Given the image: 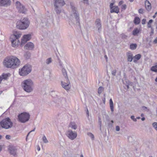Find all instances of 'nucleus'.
<instances>
[{"label":"nucleus","instance_id":"nucleus-61","mask_svg":"<svg viewBox=\"0 0 157 157\" xmlns=\"http://www.w3.org/2000/svg\"><path fill=\"white\" fill-rule=\"evenodd\" d=\"M129 1L131 2H132L134 0H129Z\"/></svg>","mask_w":157,"mask_h":157},{"label":"nucleus","instance_id":"nucleus-49","mask_svg":"<svg viewBox=\"0 0 157 157\" xmlns=\"http://www.w3.org/2000/svg\"><path fill=\"white\" fill-rule=\"evenodd\" d=\"M153 42L155 44L157 43V37L154 40Z\"/></svg>","mask_w":157,"mask_h":157},{"label":"nucleus","instance_id":"nucleus-20","mask_svg":"<svg viewBox=\"0 0 157 157\" xmlns=\"http://www.w3.org/2000/svg\"><path fill=\"white\" fill-rule=\"evenodd\" d=\"M145 6L146 9L149 11L151 10V4L150 3L149 1L148 0H146L145 1Z\"/></svg>","mask_w":157,"mask_h":157},{"label":"nucleus","instance_id":"nucleus-44","mask_svg":"<svg viewBox=\"0 0 157 157\" xmlns=\"http://www.w3.org/2000/svg\"><path fill=\"white\" fill-rule=\"evenodd\" d=\"M120 128L118 126H116V130L117 131H120Z\"/></svg>","mask_w":157,"mask_h":157},{"label":"nucleus","instance_id":"nucleus-45","mask_svg":"<svg viewBox=\"0 0 157 157\" xmlns=\"http://www.w3.org/2000/svg\"><path fill=\"white\" fill-rule=\"evenodd\" d=\"M86 115L87 117H88L89 116L88 110L87 108H86Z\"/></svg>","mask_w":157,"mask_h":157},{"label":"nucleus","instance_id":"nucleus-2","mask_svg":"<svg viewBox=\"0 0 157 157\" xmlns=\"http://www.w3.org/2000/svg\"><path fill=\"white\" fill-rule=\"evenodd\" d=\"M21 86L25 92L29 93H30L33 90V82L31 79L25 80L22 82Z\"/></svg>","mask_w":157,"mask_h":157},{"label":"nucleus","instance_id":"nucleus-9","mask_svg":"<svg viewBox=\"0 0 157 157\" xmlns=\"http://www.w3.org/2000/svg\"><path fill=\"white\" fill-rule=\"evenodd\" d=\"M30 118V115L27 113H23L18 116V118L19 121L24 123L28 121Z\"/></svg>","mask_w":157,"mask_h":157},{"label":"nucleus","instance_id":"nucleus-53","mask_svg":"<svg viewBox=\"0 0 157 157\" xmlns=\"http://www.w3.org/2000/svg\"><path fill=\"white\" fill-rule=\"evenodd\" d=\"M36 148L37 149L38 151H39L40 150V147L39 146H38L36 147Z\"/></svg>","mask_w":157,"mask_h":157},{"label":"nucleus","instance_id":"nucleus-40","mask_svg":"<svg viewBox=\"0 0 157 157\" xmlns=\"http://www.w3.org/2000/svg\"><path fill=\"white\" fill-rule=\"evenodd\" d=\"M131 119L132 120L134 121H137V120L136 118H135V117L134 116H132L131 117Z\"/></svg>","mask_w":157,"mask_h":157},{"label":"nucleus","instance_id":"nucleus-6","mask_svg":"<svg viewBox=\"0 0 157 157\" xmlns=\"http://www.w3.org/2000/svg\"><path fill=\"white\" fill-rule=\"evenodd\" d=\"M62 72L65 77L64 81H61V83L62 86L65 90H69L70 88V83L67 77L66 71L65 69L62 70Z\"/></svg>","mask_w":157,"mask_h":157},{"label":"nucleus","instance_id":"nucleus-31","mask_svg":"<svg viewBox=\"0 0 157 157\" xmlns=\"http://www.w3.org/2000/svg\"><path fill=\"white\" fill-rule=\"evenodd\" d=\"M70 127L74 129H76L77 128V126L76 124H74L73 123L71 124Z\"/></svg>","mask_w":157,"mask_h":157},{"label":"nucleus","instance_id":"nucleus-39","mask_svg":"<svg viewBox=\"0 0 157 157\" xmlns=\"http://www.w3.org/2000/svg\"><path fill=\"white\" fill-rule=\"evenodd\" d=\"M127 6L125 4L123 5L121 7V8L122 10H125Z\"/></svg>","mask_w":157,"mask_h":157},{"label":"nucleus","instance_id":"nucleus-54","mask_svg":"<svg viewBox=\"0 0 157 157\" xmlns=\"http://www.w3.org/2000/svg\"><path fill=\"white\" fill-rule=\"evenodd\" d=\"M151 32L152 33H154V29H153L151 27Z\"/></svg>","mask_w":157,"mask_h":157},{"label":"nucleus","instance_id":"nucleus-1","mask_svg":"<svg viewBox=\"0 0 157 157\" xmlns=\"http://www.w3.org/2000/svg\"><path fill=\"white\" fill-rule=\"evenodd\" d=\"M20 63V60L16 56H11L4 59L3 64L6 67L14 69L18 67Z\"/></svg>","mask_w":157,"mask_h":157},{"label":"nucleus","instance_id":"nucleus-59","mask_svg":"<svg viewBox=\"0 0 157 157\" xmlns=\"http://www.w3.org/2000/svg\"><path fill=\"white\" fill-rule=\"evenodd\" d=\"M145 118L144 117H143L141 118V120L142 121H144L145 120Z\"/></svg>","mask_w":157,"mask_h":157},{"label":"nucleus","instance_id":"nucleus-32","mask_svg":"<svg viewBox=\"0 0 157 157\" xmlns=\"http://www.w3.org/2000/svg\"><path fill=\"white\" fill-rule=\"evenodd\" d=\"M153 21L152 19L150 20L148 22L147 24V26L148 28H151V24L153 22Z\"/></svg>","mask_w":157,"mask_h":157},{"label":"nucleus","instance_id":"nucleus-38","mask_svg":"<svg viewBox=\"0 0 157 157\" xmlns=\"http://www.w3.org/2000/svg\"><path fill=\"white\" fill-rule=\"evenodd\" d=\"M116 74V70H114L112 71V75L113 76H115Z\"/></svg>","mask_w":157,"mask_h":157},{"label":"nucleus","instance_id":"nucleus-24","mask_svg":"<svg viewBox=\"0 0 157 157\" xmlns=\"http://www.w3.org/2000/svg\"><path fill=\"white\" fill-rule=\"evenodd\" d=\"M140 22V19L138 17H135L134 20V22L135 24L138 25L139 24Z\"/></svg>","mask_w":157,"mask_h":157},{"label":"nucleus","instance_id":"nucleus-19","mask_svg":"<svg viewBox=\"0 0 157 157\" xmlns=\"http://www.w3.org/2000/svg\"><path fill=\"white\" fill-rule=\"evenodd\" d=\"M119 10L117 6H114L110 10V13H118L119 12Z\"/></svg>","mask_w":157,"mask_h":157},{"label":"nucleus","instance_id":"nucleus-10","mask_svg":"<svg viewBox=\"0 0 157 157\" xmlns=\"http://www.w3.org/2000/svg\"><path fill=\"white\" fill-rule=\"evenodd\" d=\"M71 15L74 16L76 19L77 22H79V16L77 11L76 8L72 5H71Z\"/></svg>","mask_w":157,"mask_h":157},{"label":"nucleus","instance_id":"nucleus-64","mask_svg":"<svg viewBox=\"0 0 157 157\" xmlns=\"http://www.w3.org/2000/svg\"><path fill=\"white\" fill-rule=\"evenodd\" d=\"M155 81L156 82H157V78H156L155 79Z\"/></svg>","mask_w":157,"mask_h":157},{"label":"nucleus","instance_id":"nucleus-37","mask_svg":"<svg viewBox=\"0 0 157 157\" xmlns=\"http://www.w3.org/2000/svg\"><path fill=\"white\" fill-rule=\"evenodd\" d=\"M121 38L123 39H127V36L124 34H122L121 35Z\"/></svg>","mask_w":157,"mask_h":157},{"label":"nucleus","instance_id":"nucleus-15","mask_svg":"<svg viewBox=\"0 0 157 157\" xmlns=\"http://www.w3.org/2000/svg\"><path fill=\"white\" fill-rule=\"evenodd\" d=\"M95 24L98 32H100L101 29V20L99 19H97L95 21Z\"/></svg>","mask_w":157,"mask_h":157},{"label":"nucleus","instance_id":"nucleus-56","mask_svg":"<svg viewBox=\"0 0 157 157\" xmlns=\"http://www.w3.org/2000/svg\"><path fill=\"white\" fill-rule=\"evenodd\" d=\"M35 128H34L33 130L31 131H30V132H34V131H35Z\"/></svg>","mask_w":157,"mask_h":157},{"label":"nucleus","instance_id":"nucleus-21","mask_svg":"<svg viewBox=\"0 0 157 157\" xmlns=\"http://www.w3.org/2000/svg\"><path fill=\"white\" fill-rule=\"evenodd\" d=\"M48 22V20H47L46 19L44 18L42 20L41 25V26H44L47 25V23Z\"/></svg>","mask_w":157,"mask_h":157},{"label":"nucleus","instance_id":"nucleus-26","mask_svg":"<svg viewBox=\"0 0 157 157\" xmlns=\"http://www.w3.org/2000/svg\"><path fill=\"white\" fill-rule=\"evenodd\" d=\"M139 29L138 28H136L133 31L132 34L133 35L136 36L139 33Z\"/></svg>","mask_w":157,"mask_h":157},{"label":"nucleus","instance_id":"nucleus-14","mask_svg":"<svg viewBox=\"0 0 157 157\" xmlns=\"http://www.w3.org/2000/svg\"><path fill=\"white\" fill-rule=\"evenodd\" d=\"M10 0H0V6H7L10 4Z\"/></svg>","mask_w":157,"mask_h":157},{"label":"nucleus","instance_id":"nucleus-62","mask_svg":"<svg viewBox=\"0 0 157 157\" xmlns=\"http://www.w3.org/2000/svg\"><path fill=\"white\" fill-rule=\"evenodd\" d=\"M2 136L1 135H0V140L2 138Z\"/></svg>","mask_w":157,"mask_h":157},{"label":"nucleus","instance_id":"nucleus-4","mask_svg":"<svg viewBox=\"0 0 157 157\" xmlns=\"http://www.w3.org/2000/svg\"><path fill=\"white\" fill-rule=\"evenodd\" d=\"M13 126V123L9 117L2 120L0 122V129L1 128L8 129L11 128Z\"/></svg>","mask_w":157,"mask_h":157},{"label":"nucleus","instance_id":"nucleus-7","mask_svg":"<svg viewBox=\"0 0 157 157\" xmlns=\"http://www.w3.org/2000/svg\"><path fill=\"white\" fill-rule=\"evenodd\" d=\"M55 10L57 14H60L62 12L61 6H64L65 3L63 0H53Z\"/></svg>","mask_w":157,"mask_h":157},{"label":"nucleus","instance_id":"nucleus-25","mask_svg":"<svg viewBox=\"0 0 157 157\" xmlns=\"http://www.w3.org/2000/svg\"><path fill=\"white\" fill-rule=\"evenodd\" d=\"M31 56V54L29 52H26L24 55V57L26 59H28L30 58Z\"/></svg>","mask_w":157,"mask_h":157},{"label":"nucleus","instance_id":"nucleus-27","mask_svg":"<svg viewBox=\"0 0 157 157\" xmlns=\"http://www.w3.org/2000/svg\"><path fill=\"white\" fill-rule=\"evenodd\" d=\"M137 46V45L136 44H130V47L131 49L134 50L136 48Z\"/></svg>","mask_w":157,"mask_h":157},{"label":"nucleus","instance_id":"nucleus-30","mask_svg":"<svg viewBox=\"0 0 157 157\" xmlns=\"http://www.w3.org/2000/svg\"><path fill=\"white\" fill-rule=\"evenodd\" d=\"M151 70L152 71L157 72V65L152 66L151 67Z\"/></svg>","mask_w":157,"mask_h":157},{"label":"nucleus","instance_id":"nucleus-28","mask_svg":"<svg viewBox=\"0 0 157 157\" xmlns=\"http://www.w3.org/2000/svg\"><path fill=\"white\" fill-rule=\"evenodd\" d=\"M52 61V58H49L46 59L45 63L47 64L48 65L51 63Z\"/></svg>","mask_w":157,"mask_h":157},{"label":"nucleus","instance_id":"nucleus-48","mask_svg":"<svg viewBox=\"0 0 157 157\" xmlns=\"http://www.w3.org/2000/svg\"><path fill=\"white\" fill-rule=\"evenodd\" d=\"M113 3H111L110 5V9H111L113 7Z\"/></svg>","mask_w":157,"mask_h":157},{"label":"nucleus","instance_id":"nucleus-42","mask_svg":"<svg viewBox=\"0 0 157 157\" xmlns=\"http://www.w3.org/2000/svg\"><path fill=\"white\" fill-rule=\"evenodd\" d=\"M146 22V19H143L142 21V23L143 25L145 24Z\"/></svg>","mask_w":157,"mask_h":157},{"label":"nucleus","instance_id":"nucleus-55","mask_svg":"<svg viewBox=\"0 0 157 157\" xmlns=\"http://www.w3.org/2000/svg\"><path fill=\"white\" fill-rule=\"evenodd\" d=\"M126 86L127 87V89H128V88H129L128 84H127V85H126Z\"/></svg>","mask_w":157,"mask_h":157},{"label":"nucleus","instance_id":"nucleus-52","mask_svg":"<svg viewBox=\"0 0 157 157\" xmlns=\"http://www.w3.org/2000/svg\"><path fill=\"white\" fill-rule=\"evenodd\" d=\"M99 124L100 125V126H101V119L99 118Z\"/></svg>","mask_w":157,"mask_h":157},{"label":"nucleus","instance_id":"nucleus-18","mask_svg":"<svg viewBox=\"0 0 157 157\" xmlns=\"http://www.w3.org/2000/svg\"><path fill=\"white\" fill-rule=\"evenodd\" d=\"M126 55L127 57V60L128 62H131L134 58L133 55L131 52H128L127 53Z\"/></svg>","mask_w":157,"mask_h":157},{"label":"nucleus","instance_id":"nucleus-50","mask_svg":"<svg viewBox=\"0 0 157 157\" xmlns=\"http://www.w3.org/2000/svg\"><path fill=\"white\" fill-rule=\"evenodd\" d=\"M142 108H143V110H146V109H147V111H148V109H147V107H145V106H143V107H142Z\"/></svg>","mask_w":157,"mask_h":157},{"label":"nucleus","instance_id":"nucleus-17","mask_svg":"<svg viewBox=\"0 0 157 157\" xmlns=\"http://www.w3.org/2000/svg\"><path fill=\"white\" fill-rule=\"evenodd\" d=\"M34 47L33 44L32 42H29L24 46V48L27 50H32Z\"/></svg>","mask_w":157,"mask_h":157},{"label":"nucleus","instance_id":"nucleus-58","mask_svg":"<svg viewBox=\"0 0 157 157\" xmlns=\"http://www.w3.org/2000/svg\"><path fill=\"white\" fill-rule=\"evenodd\" d=\"M2 78L1 77H0V83L2 81Z\"/></svg>","mask_w":157,"mask_h":157},{"label":"nucleus","instance_id":"nucleus-29","mask_svg":"<svg viewBox=\"0 0 157 157\" xmlns=\"http://www.w3.org/2000/svg\"><path fill=\"white\" fill-rule=\"evenodd\" d=\"M104 90V88L102 86H100L98 89V93L100 94Z\"/></svg>","mask_w":157,"mask_h":157},{"label":"nucleus","instance_id":"nucleus-63","mask_svg":"<svg viewBox=\"0 0 157 157\" xmlns=\"http://www.w3.org/2000/svg\"><path fill=\"white\" fill-rule=\"evenodd\" d=\"M80 157H83V156L82 155H80Z\"/></svg>","mask_w":157,"mask_h":157},{"label":"nucleus","instance_id":"nucleus-41","mask_svg":"<svg viewBox=\"0 0 157 157\" xmlns=\"http://www.w3.org/2000/svg\"><path fill=\"white\" fill-rule=\"evenodd\" d=\"M139 13L143 14V9H140L138 10Z\"/></svg>","mask_w":157,"mask_h":157},{"label":"nucleus","instance_id":"nucleus-60","mask_svg":"<svg viewBox=\"0 0 157 157\" xmlns=\"http://www.w3.org/2000/svg\"><path fill=\"white\" fill-rule=\"evenodd\" d=\"M104 57H105V58L106 59V60H107V59H108V58H107V56L106 55H105V56Z\"/></svg>","mask_w":157,"mask_h":157},{"label":"nucleus","instance_id":"nucleus-33","mask_svg":"<svg viewBox=\"0 0 157 157\" xmlns=\"http://www.w3.org/2000/svg\"><path fill=\"white\" fill-rule=\"evenodd\" d=\"M87 135L90 136L92 140H93L94 138V135L93 134L90 132H88L87 134Z\"/></svg>","mask_w":157,"mask_h":157},{"label":"nucleus","instance_id":"nucleus-8","mask_svg":"<svg viewBox=\"0 0 157 157\" xmlns=\"http://www.w3.org/2000/svg\"><path fill=\"white\" fill-rule=\"evenodd\" d=\"M31 71V66L29 64H26L21 69H19V73L21 76H25L30 73Z\"/></svg>","mask_w":157,"mask_h":157},{"label":"nucleus","instance_id":"nucleus-22","mask_svg":"<svg viewBox=\"0 0 157 157\" xmlns=\"http://www.w3.org/2000/svg\"><path fill=\"white\" fill-rule=\"evenodd\" d=\"M141 57V55L140 54H138L136 55L134 57V59L133 62L135 63H136L137 60L139 59Z\"/></svg>","mask_w":157,"mask_h":157},{"label":"nucleus","instance_id":"nucleus-5","mask_svg":"<svg viewBox=\"0 0 157 157\" xmlns=\"http://www.w3.org/2000/svg\"><path fill=\"white\" fill-rule=\"evenodd\" d=\"M21 34L19 32H15L13 35H11L10 40L12 45L13 47H15L20 43L18 39L21 36Z\"/></svg>","mask_w":157,"mask_h":157},{"label":"nucleus","instance_id":"nucleus-3","mask_svg":"<svg viewBox=\"0 0 157 157\" xmlns=\"http://www.w3.org/2000/svg\"><path fill=\"white\" fill-rule=\"evenodd\" d=\"M30 21L27 18H24L17 21L16 27L20 29H25L29 26Z\"/></svg>","mask_w":157,"mask_h":157},{"label":"nucleus","instance_id":"nucleus-34","mask_svg":"<svg viewBox=\"0 0 157 157\" xmlns=\"http://www.w3.org/2000/svg\"><path fill=\"white\" fill-rule=\"evenodd\" d=\"M10 75L9 73H7L6 74H3L2 75V76L3 78L4 79H6L8 76V75Z\"/></svg>","mask_w":157,"mask_h":157},{"label":"nucleus","instance_id":"nucleus-12","mask_svg":"<svg viewBox=\"0 0 157 157\" xmlns=\"http://www.w3.org/2000/svg\"><path fill=\"white\" fill-rule=\"evenodd\" d=\"M66 135L69 139L73 140L76 138L77 134L75 132H73L71 130H69L67 132Z\"/></svg>","mask_w":157,"mask_h":157},{"label":"nucleus","instance_id":"nucleus-57","mask_svg":"<svg viewBox=\"0 0 157 157\" xmlns=\"http://www.w3.org/2000/svg\"><path fill=\"white\" fill-rule=\"evenodd\" d=\"M30 133H31L30 132L28 134L27 136H26V139L27 140V137H28V136H29V134Z\"/></svg>","mask_w":157,"mask_h":157},{"label":"nucleus","instance_id":"nucleus-36","mask_svg":"<svg viewBox=\"0 0 157 157\" xmlns=\"http://www.w3.org/2000/svg\"><path fill=\"white\" fill-rule=\"evenodd\" d=\"M153 127L157 131V123L156 122H154L152 124Z\"/></svg>","mask_w":157,"mask_h":157},{"label":"nucleus","instance_id":"nucleus-23","mask_svg":"<svg viewBox=\"0 0 157 157\" xmlns=\"http://www.w3.org/2000/svg\"><path fill=\"white\" fill-rule=\"evenodd\" d=\"M109 105L111 110V111L113 112V104L112 99L109 100Z\"/></svg>","mask_w":157,"mask_h":157},{"label":"nucleus","instance_id":"nucleus-13","mask_svg":"<svg viewBox=\"0 0 157 157\" xmlns=\"http://www.w3.org/2000/svg\"><path fill=\"white\" fill-rule=\"evenodd\" d=\"M31 35L29 34L24 35L22 39L21 45H23L27 41L31 39Z\"/></svg>","mask_w":157,"mask_h":157},{"label":"nucleus","instance_id":"nucleus-47","mask_svg":"<svg viewBox=\"0 0 157 157\" xmlns=\"http://www.w3.org/2000/svg\"><path fill=\"white\" fill-rule=\"evenodd\" d=\"M124 3L123 1L121 0V1L119 3V5L120 6L122 5Z\"/></svg>","mask_w":157,"mask_h":157},{"label":"nucleus","instance_id":"nucleus-51","mask_svg":"<svg viewBox=\"0 0 157 157\" xmlns=\"http://www.w3.org/2000/svg\"><path fill=\"white\" fill-rule=\"evenodd\" d=\"M157 12H156L155 13V14L153 16V18H155L156 17V16H157Z\"/></svg>","mask_w":157,"mask_h":157},{"label":"nucleus","instance_id":"nucleus-46","mask_svg":"<svg viewBox=\"0 0 157 157\" xmlns=\"http://www.w3.org/2000/svg\"><path fill=\"white\" fill-rule=\"evenodd\" d=\"M88 0H83V2L84 4H87L88 3Z\"/></svg>","mask_w":157,"mask_h":157},{"label":"nucleus","instance_id":"nucleus-43","mask_svg":"<svg viewBox=\"0 0 157 157\" xmlns=\"http://www.w3.org/2000/svg\"><path fill=\"white\" fill-rule=\"evenodd\" d=\"M6 138L7 140L10 139L11 138V136L9 135H7L6 136Z\"/></svg>","mask_w":157,"mask_h":157},{"label":"nucleus","instance_id":"nucleus-16","mask_svg":"<svg viewBox=\"0 0 157 157\" xmlns=\"http://www.w3.org/2000/svg\"><path fill=\"white\" fill-rule=\"evenodd\" d=\"M10 153L11 154L15 156L16 155L17 149L15 147L11 146L9 148Z\"/></svg>","mask_w":157,"mask_h":157},{"label":"nucleus","instance_id":"nucleus-35","mask_svg":"<svg viewBox=\"0 0 157 157\" xmlns=\"http://www.w3.org/2000/svg\"><path fill=\"white\" fill-rule=\"evenodd\" d=\"M42 140L45 143H48V141L45 136H44L42 138Z\"/></svg>","mask_w":157,"mask_h":157},{"label":"nucleus","instance_id":"nucleus-11","mask_svg":"<svg viewBox=\"0 0 157 157\" xmlns=\"http://www.w3.org/2000/svg\"><path fill=\"white\" fill-rule=\"evenodd\" d=\"M16 7L19 13H24L26 11L25 7L18 1L16 2Z\"/></svg>","mask_w":157,"mask_h":157}]
</instances>
